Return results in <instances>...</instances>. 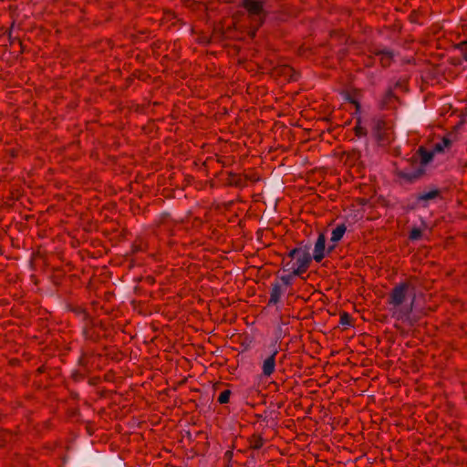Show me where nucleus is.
<instances>
[{
    "instance_id": "2eb2a0df",
    "label": "nucleus",
    "mask_w": 467,
    "mask_h": 467,
    "mask_svg": "<svg viewBox=\"0 0 467 467\" xmlns=\"http://www.w3.org/2000/svg\"><path fill=\"white\" fill-rule=\"evenodd\" d=\"M231 391L229 389H225L220 394L218 401L222 404L227 403L229 401Z\"/></svg>"
},
{
    "instance_id": "1a4fd4ad",
    "label": "nucleus",
    "mask_w": 467,
    "mask_h": 467,
    "mask_svg": "<svg viewBox=\"0 0 467 467\" xmlns=\"http://www.w3.org/2000/svg\"><path fill=\"white\" fill-rule=\"evenodd\" d=\"M282 294L283 289L281 285L278 283L273 284L269 299V305H275L278 303Z\"/></svg>"
},
{
    "instance_id": "f03ea898",
    "label": "nucleus",
    "mask_w": 467,
    "mask_h": 467,
    "mask_svg": "<svg viewBox=\"0 0 467 467\" xmlns=\"http://www.w3.org/2000/svg\"><path fill=\"white\" fill-rule=\"evenodd\" d=\"M242 5L247 11L251 21L256 24V27L253 31V35L254 36L255 31L264 23L267 14L264 5V0H242Z\"/></svg>"
},
{
    "instance_id": "aec40b11",
    "label": "nucleus",
    "mask_w": 467,
    "mask_h": 467,
    "mask_svg": "<svg viewBox=\"0 0 467 467\" xmlns=\"http://www.w3.org/2000/svg\"><path fill=\"white\" fill-rule=\"evenodd\" d=\"M294 268H296V264L292 261L287 262L284 266L285 271H294Z\"/></svg>"
},
{
    "instance_id": "5701e85b",
    "label": "nucleus",
    "mask_w": 467,
    "mask_h": 467,
    "mask_svg": "<svg viewBox=\"0 0 467 467\" xmlns=\"http://www.w3.org/2000/svg\"><path fill=\"white\" fill-rule=\"evenodd\" d=\"M299 252H300V251L298 250V248H297V247H296V248L292 249V250L288 253V256H289V257H291V258H293V259H296V256L298 255Z\"/></svg>"
},
{
    "instance_id": "412c9836",
    "label": "nucleus",
    "mask_w": 467,
    "mask_h": 467,
    "mask_svg": "<svg viewBox=\"0 0 467 467\" xmlns=\"http://www.w3.org/2000/svg\"><path fill=\"white\" fill-rule=\"evenodd\" d=\"M356 134L359 137L361 136H366L367 135V130L365 128L361 127V126H357L356 127Z\"/></svg>"
},
{
    "instance_id": "a211bd4d",
    "label": "nucleus",
    "mask_w": 467,
    "mask_h": 467,
    "mask_svg": "<svg viewBox=\"0 0 467 467\" xmlns=\"http://www.w3.org/2000/svg\"><path fill=\"white\" fill-rule=\"evenodd\" d=\"M294 276H296V275H293V271H292L291 274H289V275H282L280 277V280L283 283V285H289L292 284V280H293Z\"/></svg>"
},
{
    "instance_id": "7ed1b4c3",
    "label": "nucleus",
    "mask_w": 467,
    "mask_h": 467,
    "mask_svg": "<svg viewBox=\"0 0 467 467\" xmlns=\"http://www.w3.org/2000/svg\"><path fill=\"white\" fill-rule=\"evenodd\" d=\"M312 260L313 255L311 254H298L296 258V268H294L293 275H301L305 273Z\"/></svg>"
},
{
    "instance_id": "20e7f679",
    "label": "nucleus",
    "mask_w": 467,
    "mask_h": 467,
    "mask_svg": "<svg viewBox=\"0 0 467 467\" xmlns=\"http://www.w3.org/2000/svg\"><path fill=\"white\" fill-rule=\"evenodd\" d=\"M425 172V169L423 167L410 168L408 170H400L398 171V175L400 179L408 182H413L418 180L420 176H422Z\"/></svg>"
},
{
    "instance_id": "9b49d317",
    "label": "nucleus",
    "mask_w": 467,
    "mask_h": 467,
    "mask_svg": "<svg viewBox=\"0 0 467 467\" xmlns=\"http://www.w3.org/2000/svg\"><path fill=\"white\" fill-rule=\"evenodd\" d=\"M452 143V140L450 138H443L441 141H439L434 144L432 148V151L435 153H441L443 152L446 148H449Z\"/></svg>"
},
{
    "instance_id": "f3484780",
    "label": "nucleus",
    "mask_w": 467,
    "mask_h": 467,
    "mask_svg": "<svg viewBox=\"0 0 467 467\" xmlns=\"http://www.w3.org/2000/svg\"><path fill=\"white\" fill-rule=\"evenodd\" d=\"M421 237V230L420 228H413L410 231V238L412 241L419 240Z\"/></svg>"
},
{
    "instance_id": "4be33fe9",
    "label": "nucleus",
    "mask_w": 467,
    "mask_h": 467,
    "mask_svg": "<svg viewBox=\"0 0 467 467\" xmlns=\"http://www.w3.org/2000/svg\"><path fill=\"white\" fill-rule=\"evenodd\" d=\"M263 440L261 438H258L254 441L253 447L255 450H259L263 446Z\"/></svg>"
},
{
    "instance_id": "f8f14e48",
    "label": "nucleus",
    "mask_w": 467,
    "mask_h": 467,
    "mask_svg": "<svg viewBox=\"0 0 467 467\" xmlns=\"http://www.w3.org/2000/svg\"><path fill=\"white\" fill-rule=\"evenodd\" d=\"M383 127H384V122L381 119H377V118L372 119L371 129L373 130L374 135L379 139L382 138L381 130H382Z\"/></svg>"
},
{
    "instance_id": "b1692460",
    "label": "nucleus",
    "mask_w": 467,
    "mask_h": 467,
    "mask_svg": "<svg viewBox=\"0 0 467 467\" xmlns=\"http://www.w3.org/2000/svg\"><path fill=\"white\" fill-rule=\"evenodd\" d=\"M334 248L335 244L329 245L327 248H326V254H329Z\"/></svg>"
},
{
    "instance_id": "4468645a",
    "label": "nucleus",
    "mask_w": 467,
    "mask_h": 467,
    "mask_svg": "<svg viewBox=\"0 0 467 467\" xmlns=\"http://www.w3.org/2000/svg\"><path fill=\"white\" fill-rule=\"evenodd\" d=\"M376 54L380 57L381 63L384 66H386L387 62H389L393 57V53L389 49H381Z\"/></svg>"
},
{
    "instance_id": "dca6fc26",
    "label": "nucleus",
    "mask_w": 467,
    "mask_h": 467,
    "mask_svg": "<svg viewBox=\"0 0 467 467\" xmlns=\"http://www.w3.org/2000/svg\"><path fill=\"white\" fill-rule=\"evenodd\" d=\"M298 250L300 251L299 254H310V250L312 248V244L308 242L306 244H300L299 246H297Z\"/></svg>"
},
{
    "instance_id": "423d86ee",
    "label": "nucleus",
    "mask_w": 467,
    "mask_h": 467,
    "mask_svg": "<svg viewBox=\"0 0 467 467\" xmlns=\"http://www.w3.org/2000/svg\"><path fill=\"white\" fill-rule=\"evenodd\" d=\"M274 349L270 357H268L265 361L263 362V374L265 376H270L274 371L275 368V356L278 353V349L275 346H273Z\"/></svg>"
},
{
    "instance_id": "39448f33",
    "label": "nucleus",
    "mask_w": 467,
    "mask_h": 467,
    "mask_svg": "<svg viewBox=\"0 0 467 467\" xmlns=\"http://www.w3.org/2000/svg\"><path fill=\"white\" fill-rule=\"evenodd\" d=\"M312 255L316 262H321L326 256V236L323 234L318 235L314 245Z\"/></svg>"
},
{
    "instance_id": "6ab92c4d",
    "label": "nucleus",
    "mask_w": 467,
    "mask_h": 467,
    "mask_svg": "<svg viewBox=\"0 0 467 467\" xmlns=\"http://www.w3.org/2000/svg\"><path fill=\"white\" fill-rule=\"evenodd\" d=\"M340 324L345 327L350 326V317L348 314H343L340 316Z\"/></svg>"
},
{
    "instance_id": "393cba45",
    "label": "nucleus",
    "mask_w": 467,
    "mask_h": 467,
    "mask_svg": "<svg viewBox=\"0 0 467 467\" xmlns=\"http://www.w3.org/2000/svg\"><path fill=\"white\" fill-rule=\"evenodd\" d=\"M462 54L463 58L467 61V49L462 48Z\"/></svg>"
},
{
    "instance_id": "ddd939ff",
    "label": "nucleus",
    "mask_w": 467,
    "mask_h": 467,
    "mask_svg": "<svg viewBox=\"0 0 467 467\" xmlns=\"http://www.w3.org/2000/svg\"><path fill=\"white\" fill-rule=\"evenodd\" d=\"M288 325L285 321H281V323L278 325L276 330H275V342L273 346H275L277 341L281 340L286 334V329L284 328V327H286Z\"/></svg>"
},
{
    "instance_id": "6e6552de",
    "label": "nucleus",
    "mask_w": 467,
    "mask_h": 467,
    "mask_svg": "<svg viewBox=\"0 0 467 467\" xmlns=\"http://www.w3.org/2000/svg\"><path fill=\"white\" fill-rule=\"evenodd\" d=\"M418 154L420 157V164L419 167H423L425 169V166L429 164L434 156V151L428 150L423 147H420L418 150Z\"/></svg>"
},
{
    "instance_id": "f257e3e1",
    "label": "nucleus",
    "mask_w": 467,
    "mask_h": 467,
    "mask_svg": "<svg viewBox=\"0 0 467 467\" xmlns=\"http://www.w3.org/2000/svg\"><path fill=\"white\" fill-rule=\"evenodd\" d=\"M389 311L393 317L410 322L416 302V287L409 282L397 284L389 296Z\"/></svg>"
},
{
    "instance_id": "0eeeda50",
    "label": "nucleus",
    "mask_w": 467,
    "mask_h": 467,
    "mask_svg": "<svg viewBox=\"0 0 467 467\" xmlns=\"http://www.w3.org/2000/svg\"><path fill=\"white\" fill-rule=\"evenodd\" d=\"M439 193L440 192L437 189H433L427 192H421L416 197V204L425 208L429 205L430 201L438 197Z\"/></svg>"
},
{
    "instance_id": "9d476101",
    "label": "nucleus",
    "mask_w": 467,
    "mask_h": 467,
    "mask_svg": "<svg viewBox=\"0 0 467 467\" xmlns=\"http://www.w3.org/2000/svg\"><path fill=\"white\" fill-rule=\"evenodd\" d=\"M346 230L347 228L344 223L337 225V227L332 231L330 241L334 244L340 241L344 234L346 233Z\"/></svg>"
}]
</instances>
